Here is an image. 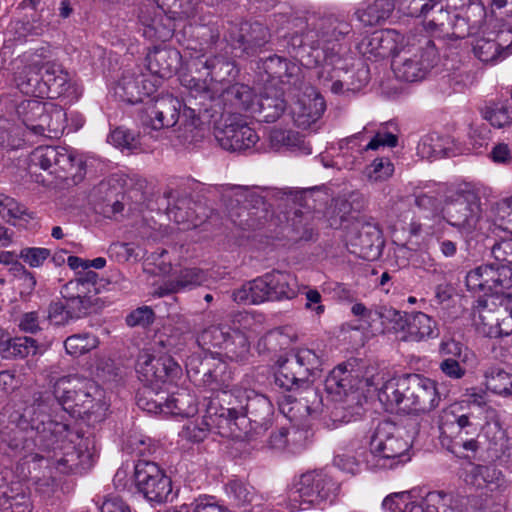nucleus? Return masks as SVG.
<instances>
[{"mask_svg":"<svg viewBox=\"0 0 512 512\" xmlns=\"http://www.w3.org/2000/svg\"><path fill=\"white\" fill-rule=\"evenodd\" d=\"M441 0H401V6L406 14L411 17L426 19L430 12L440 4Z\"/></svg>","mask_w":512,"mask_h":512,"instance_id":"680f3d73","label":"nucleus"},{"mask_svg":"<svg viewBox=\"0 0 512 512\" xmlns=\"http://www.w3.org/2000/svg\"><path fill=\"white\" fill-rule=\"evenodd\" d=\"M155 91V84L147 80L143 75L123 73L115 87V95L129 104L145 103V99H151L150 95Z\"/></svg>","mask_w":512,"mask_h":512,"instance_id":"bb28decb","label":"nucleus"},{"mask_svg":"<svg viewBox=\"0 0 512 512\" xmlns=\"http://www.w3.org/2000/svg\"><path fill=\"white\" fill-rule=\"evenodd\" d=\"M181 58L175 48L155 47L146 56L147 68L159 78H170L178 70Z\"/></svg>","mask_w":512,"mask_h":512,"instance_id":"473e14b6","label":"nucleus"},{"mask_svg":"<svg viewBox=\"0 0 512 512\" xmlns=\"http://www.w3.org/2000/svg\"><path fill=\"white\" fill-rule=\"evenodd\" d=\"M246 396H249V391H222L211 402L223 405V409L229 410L232 415L238 417L243 416L245 413Z\"/></svg>","mask_w":512,"mask_h":512,"instance_id":"3c124183","label":"nucleus"},{"mask_svg":"<svg viewBox=\"0 0 512 512\" xmlns=\"http://www.w3.org/2000/svg\"><path fill=\"white\" fill-rule=\"evenodd\" d=\"M272 198L274 205L280 212L284 213L287 221H291V226L295 230L294 240H311L313 230L306 226L302 227V231L298 228L301 223V208L307 206V192L304 190H276Z\"/></svg>","mask_w":512,"mask_h":512,"instance_id":"4be33fe9","label":"nucleus"},{"mask_svg":"<svg viewBox=\"0 0 512 512\" xmlns=\"http://www.w3.org/2000/svg\"><path fill=\"white\" fill-rule=\"evenodd\" d=\"M346 238L351 253L365 260L377 259L384 247L382 231L375 222L357 221L347 232Z\"/></svg>","mask_w":512,"mask_h":512,"instance_id":"412c9836","label":"nucleus"},{"mask_svg":"<svg viewBox=\"0 0 512 512\" xmlns=\"http://www.w3.org/2000/svg\"><path fill=\"white\" fill-rule=\"evenodd\" d=\"M84 171V163L81 159L76 158L65 148L59 147L57 162L55 169L51 173L56 174L59 178L71 179L77 182L82 179Z\"/></svg>","mask_w":512,"mask_h":512,"instance_id":"58836bf2","label":"nucleus"},{"mask_svg":"<svg viewBox=\"0 0 512 512\" xmlns=\"http://www.w3.org/2000/svg\"><path fill=\"white\" fill-rule=\"evenodd\" d=\"M225 491L233 505L249 507V512L261 511V507L267 501L253 486L239 479L229 481L225 485Z\"/></svg>","mask_w":512,"mask_h":512,"instance_id":"7c9ffc66","label":"nucleus"},{"mask_svg":"<svg viewBox=\"0 0 512 512\" xmlns=\"http://www.w3.org/2000/svg\"><path fill=\"white\" fill-rule=\"evenodd\" d=\"M55 393L60 408L71 417L94 422L105 419L108 405L103 400V391L94 382L64 376L55 381Z\"/></svg>","mask_w":512,"mask_h":512,"instance_id":"7ed1b4c3","label":"nucleus"},{"mask_svg":"<svg viewBox=\"0 0 512 512\" xmlns=\"http://www.w3.org/2000/svg\"><path fill=\"white\" fill-rule=\"evenodd\" d=\"M270 142L275 148L286 147L301 155H309L312 152L310 143L298 132L292 130H273L270 134Z\"/></svg>","mask_w":512,"mask_h":512,"instance_id":"37998d69","label":"nucleus"},{"mask_svg":"<svg viewBox=\"0 0 512 512\" xmlns=\"http://www.w3.org/2000/svg\"><path fill=\"white\" fill-rule=\"evenodd\" d=\"M473 319L479 333L489 338L512 334V293L478 298Z\"/></svg>","mask_w":512,"mask_h":512,"instance_id":"9d476101","label":"nucleus"},{"mask_svg":"<svg viewBox=\"0 0 512 512\" xmlns=\"http://www.w3.org/2000/svg\"><path fill=\"white\" fill-rule=\"evenodd\" d=\"M96 338L88 333L69 336L64 341L65 350L72 356H80L96 347Z\"/></svg>","mask_w":512,"mask_h":512,"instance_id":"4d7b16f0","label":"nucleus"},{"mask_svg":"<svg viewBox=\"0 0 512 512\" xmlns=\"http://www.w3.org/2000/svg\"><path fill=\"white\" fill-rule=\"evenodd\" d=\"M288 59L278 56L276 54L271 55L267 58H261L257 61V69L260 72H264L267 74L270 79H278L280 78L283 72V68Z\"/></svg>","mask_w":512,"mask_h":512,"instance_id":"0e129e2a","label":"nucleus"},{"mask_svg":"<svg viewBox=\"0 0 512 512\" xmlns=\"http://www.w3.org/2000/svg\"><path fill=\"white\" fill-rule=\"evenodd\" d=\"M370 452L375 467L393 469L410 460V443L399 434L391 421L379 422L370 438Z\"/></svg>","mask_w":512,"mask_h":512,"instance_id":"f8f14e48","label":"nucleus"},{"mask_svg":"<svg viewBox=\"0 0 512 512\" xmlns=\"http://www.w3.org/2000/svg\"><path fill=\"white\" fill-rule=\"evenodd\" d=\"M178 15L158 10L155 7L142 10L139 19L143 25V35L151 40L166 42L170 40L176 29L175 20Z\"/></svg>","mask_w":512,"mask_h":512,"instance_id":"b1692460","label":"nucleus"},{"mask_svg":"<svg viewBox=\"0 0 512 512\" xmlns=\"http://www.w3.org/2000/svg\"><path fill=\"white\" fill-rule=\"evenodd\" d=\"M134 480L137 490L150 502L164 503L174 497L171 479L155 462L139 460Z\"/></svg>","mask_w":512,"mask_h":512,"instance_id":"dca6fc26","label":"nucleus"},{"mask_svg":"<svg viewBox=\"0 0 512 512\" xmlns=\"http://www.w3.org/2000/svg\"><path fill=\"white\" fill-rule=\"evenodd\" d=\"M54 465L63 474L82 473L91 467L92 455L69 444L61 456L55 457Z\"/></svg>","mask_w":512,"mask_h":512,"instance_id":"f704fd0d","label":"nucleus"},{"mask_svg":"<svg viewBox=\"0 0 512 512\" xmlns=\"http://www.w3.org/2000/svg\"><path fill=\"white\" fill-rule=\"evenodd\" d=\"M164 400L166 414L188 417L196 412L195 397L187 389H177Z\"/></svg>","mask_w":512,"mask_h":512,"instance_id":"a19ab883","label":"nucleus"},{"mask_svg":"<svg viewBox=\"0 0 512 512\" xmlns=\"http://www.w3.org/2000/svg\"><path fill=\"white\" fill-rule=\"evenodd\" d=\"M60 408L59 398L56 397L55 383L53 384L52 391L50 390H35L31 393L27 400L26 411L34 415H41L45 417H52L54 413ZM68 425L64 423L54 422L48 420V427L44 431H67Z\"/></svg>","mask_w":512,"mask_h":512,"instance_id":"a878e982","label":"nucleus"},{"mask_svg":"<svg viewBox=\"0 0 512 512\" xmlns=\"http://www.w3.org/2000/svg\"><path fill=\"white\" fill-rule=\"evenodd\" d=\"M29 112L26 113L23 123L32 132L38 135H44L46 131L57 133L60 130V125L53 123L63 122L65 120V113L62 110L55 109L51 113H45V105L39 101H29L27 103Z\"/></svg>","mask_w":512,"mask_h":512,"instance_id":"cd10ccee","label":"nucleus"},{"mask_svg":"<svg viewBox=\"0 0 512 512\" xmlns=\"http://www.w3.org/2000/svg\"><path fill=\"white\" fill-rule=\"evenodd\" d=\"M275 384L293 392L311 384L322 371L321 358L310 349H297L280 356L276 361Z\"/></svg>","mask_w":512,"mask_h":512,"instance_id":"0eeeda50","label":"nucleus"},{"mask_svg":"<svg viewBox=\"0 0 512 512\" xmlns=\"http://www.w3.org/2000/svg\"><path fill=\"white\" fill-rule=\"evenodd\" d=\"M231 333L230 329L223 326H210L204 329L197 337V342L204 350L219 348L224 350L227 338Z\"/></svg>","mask_w":512,"mask_h":512,"instance_id":"603ef678","label":"nucleus"},{"mask_svg":"<svg viewBox=\"0 0 512 512\" xmlns=\"http://www.w3.org/2000/svg\"><path fill=\"white\" fill-rule=\"evenodd\" d=\"M193 65L199 70V67H203L207 70L206 77H210L214 81H223L227 76H230L234 71L233 62L229 61L224 56H213L203 59H196L193 61Z\"/></svg>","mask_w":512,"mask_h":512,"instance_id":"a18cd8bd","label":"nucleus"},{"mask_svg":"<svg viewBox=\"0 0 512 512\" xmlns=\"http://www.w3.org/2000/svg\"><path fill=\"white\" fill-rule=\"evenodd\" d=\"M293 30L277 39V50L287 53L306 67H318L331 47L321 46L315 24L305 18L291 22Z\"/></svg>","mask_w":512,"mask_h":512,"instance_id":"423d86ee","label":"nucleus"},{"mask_svg":"<svg viewBox=\"0 0 512 512\" xmlns=\"http://www.w3.org/2000/svg\"><path fill=\"white\" fill-rule=\"evenodd\" d=\"M59 147L40 146L32 154V161L43 170H54L57 162Z\"/></svg>","mask_w":512,"mask_h":512,"instance_id":"69168bd1","label":"nucleus"},{"mask_svg":"<svg viewBox=\"0 0 512 512\" xmlns=\"http://www.w3.org/2000/svg\"><path fill=\"white\" fill-rule=\"evenodd\" d=\"M246 422L245 417H236L229 410L223 409V405L210 401L206 410L204 424L210 426L211 429H217L218 434L221 436L239 437L241 433L246 435L248 432Z\"/></svg>","mask_w":512,"mask_h":512,"instance_id":"393cba45","label":"nucleus"},{"mask_svg":"<svg viewBox=\"0 0 512 512\" xmlns=\"http://www.w3.org/2000/svg\"><path fill=\"white\" fill-rule=\"evenodd\" d=\"M509 46L504 47L495 40L481 38L478 39L473 47L475 56L484 63H494Z\"/></svg>","mask_w":512,"mask_h":512,"instance_id":"864d4df0","label":"nucleus"},{"mask_svg":"<svg viewBox=\"0 0 512 512\" xmlns=\"http://www.w3.org/2000/svg\"><path fill=\"white\" fill-rule=\"evenodd\" d=\"M361 46L364 53H369L377 58H385L391 55L396 49V44L389 32L375 31L363 39Z\"/></svg>","mask_w":512,"mask_h":512,"instance_id":"c03bdc74","label":"nucleus"},{"mask_svg":"<svg viewBox=\"0 0 512 512\" xmlns=\"http://www.w3.org/2000/svg\"><path fill=\"white\" fill-rule=\"evenodd\" d=\"M436 329V322L430 316L422 312L409 314L408 334H404L402 341L419 342L423 339L433 337Z\"/></svg>","mask_w":512,"mask_h":512,"instance_id":"ea45409f","label":"nucleus"},{"mask_svg":"<svg viewBox=\"0 0 512 512\" xmlns=\"http://www.w3.org/2000/svg\"><path fill=\"white\" fill-rule=\"evenodd\" d=\"M216 371H209L202 379L199 385L209 387L211 390H218L227 385L229 374L227 373V365L219 358V365Z\"/></svg>","mask_w":512,"mask_h":512,"instance_id":"774afa93","label":"nucleus"},{"mask_svg":"<svg viewBox=\"0 0 512 512\" xmlns=\"http://www.w3.org/2000/svg\"><path fill=\"white\" fill-rule=\"evenodd\" d=\"M186 104L187 98L183 104L181 100L170 94L148 99L138 113L139 120L144 128H150L151 130L171 128L179 123L178 137L185 144L196 145L198 142H190L184 139L186 130H189L183 116Z\"/></svg>","mask_w":512,"mask_h":512,"instance_id":"ddd939ff","label":"nucleus"},{"mask_svg":"<svg viewBox=\"0 0 512 512\" xmlns=\"http://www.w3.org/2000/svg\"><path fill=\"white\" fill-rule=\"evenodd\" d=\"M160 7L169 13L178 15L179 19L194 18L199 10L200 0H159Z\"/></svg>","mask_w":512,"mask_h":512,"instance_id":"6e6d98bb","label":"nucleus"},{"mask_svg":"<svg viewBox=\"0 0 512 512\" xmlns=\"http://www.w3.org/2000/svg\"><path fill=\"white\" fill-rule=\"evenodd\" d=\"M283 72L279 78V81L287 85L289 89L294 91L306 92L310 89L309 83L305 79V74L301 66L295 62L287 60Z\"/></svg>","mask_w":512,"mask_h":512,"instance_id":"8fccbe9b","label":"nucleus"},{"mask_svg":"<svg viewBox=\"0 0 512 512\" xmlns=\"http://www.w3.org/2000/svg\"><path fill=\"white\" fill-rule=\"evenodd\" d=\"M378 399L386 411L416 415L431 412L441 400L436 382L420 374L386 381L378 390Z\"/></svg>","mask_w":512,"mask_h":512,"instance_id":"f03ea898","label":"nucleus"},{"mask_svg":"<svg viewBox=\"0 0 512 512\" xmlns=\"http://www.w3.org/2000/svg\"><path fill=\"white\" fill-rule=\"evenodd\" d=\"M216 120L214 136L219 145L231 152H242L251 149L259 137L254 129L240 115H226Z\"/></svg>","mask_w":512,"mask_h":512,"instance_id":"2eb2a0df","label":"nucleus"},{"mask_svg":"<svg viewBox=\"0 0 512 512\" xmlns=\"http://www.w3.org/2000/svg\"><path fill=\"white\" fill-rule=\"evenodd\" d=\"M320 38L321 46L332 47L335 44H342L341 40L348 35L352 28L351 25L336 17H327L314 23Z\"/></svg>","mask_w":512,"mask_h":512,"instance_id":"e433bc0d","label":"nucleus"},{"mask_svg":"<svg viewBox=\"0 0 512 512\" xmlns=\"http://www.w3.org/2000/svg\"><path fill=\"white\" fill-rule=\"evenodd\" d=\"M394 165L387 157H380L366 168L365 173L370 181H385L393 175Z\"/></svg>","mask_w":512,"mask_h":512,"instance_id":"bf43d9fd","label":"nucleus"},{"mask_svg":"<svg viewBox=\"0 0 512 512\" xmlns=\"http://www.w3.org/2000/svg\"><path fill=\"white\" fill-rule=\"evenodd\" d=\"M437 50L429 38H422L417 43L408 44L393 53L392 70L395 76L403 81L416 82L424 79L435 66Z\"/></svg>","mask_w":512,"mask_h":512,"instance_id":"9b49d317","label":"nucleus"},{"mask_svg":"<svg viewBox=\"0 0 512 512\" xmlns=\"http://www.w3.org/2000/svg\"><path fill=\"white\" fill-rule=\"evenodd\" d=\"M327 53L328 55L318 66V79L323 87L328 88L334 94L343 93L348 69L353 68V57L348 56L346 46L339 43L333 45L331 51Z\"/></svg>","mask_w":512,"mask_h":512,"instance_id":"aec40b11","label":"nucleus"},{"mask_svg":"<svg viewBox=\"0 0 512 512\" xmlns=\"http://www.w3.org/2000/svg\"><path fill=\"white\" fill-rule=\"evenodd\" d=\"M394 0H372L358 8L355 16L364 26L382 25L394 11Z\"/></svg>","mask_w":512,"mask_h":512,"instance_id":"4c0bfd02","label":"nucleus"},{"mask_svg":"<svg viewBox=\"0 0 512 512\" xmlns=\"http://www.w3.org/2000/svg\"><path fill=\"white\" fill-rule=\"evenodd\" d=\"M286 109L283 92L272 86H267L260 93L253 107V115L258 121L273 123L277 121Z\"/></svg>","mask_w":512,"mask_h":512,"instance_id":"c756f323","label":"nucleus"},{"mask_svg":"<svg viewBox=\"0 0 512 512\" xmlns=\"http://www.w3.org/2000/svg\"><path fill=\"white\" fill-rule=\"evenodd\" d=\"M486 387L499 395L512 394V375L500 367L485 371Z\"/></svg>","mask_w":512,"mask_h":512,"instance_id":"09e8293b","label":"nucleus"},{"mask_svg":"<svg viewBox=\"0 0 512 512\" xmlns=\"http://www.w3.org/2000/svg\"><path fill=\"white\" fill-rule=\"evenodd\" d=\"M271 38L270 29L258 21L235 24L231 26L226 36L231 46L247 57L263 52L271 42Z\"/></svg>","mask_w":512,"mask_h":512,"instance_id":"6ab92c4d","label":"nucleus"},{"mask_svg":"<svg viewBox=\"0 0 512 512\" xmlns=\"http://www.w3.org/2000/svg\"><path fill=\"white\" fill-rule=\"evenodd\" d=\"M0 511L2 512H31L29 496L13 488L0 489Z\"/></svg>","mask_w":512,"mask_h":512,"instance_id":"de8ad7c7","label":"nucleus"},{"mask_svg":"<svg viewBox=\"0 0 512 512\" xmlns=\"http://www.w3.org/2000/svg\"><path fill=\"white\" fill-rule=\"evenodd\" d=\"M223 351L226 358L239 364L248 363L252 356L247 336L238 329L231 330Z\"/></svg>","mask_w":512,"mask_h":512,"instance_id":"79ce46f5","label":"nucleus"},{"mask_svg":"<svg viewBox=\"0 0 512 512\" xmlns=\"http://www.w3.org/2000/svg\"><path fill=\"white\" fill-rule=\"evenodd\" d=\"M245 413L242 417L246 419V429L248 435H259L266 431L271 425L274 408L270 400L262 395L249 391L246 396Z\"/></svg>","mask_w":512,"mask_h":512,"instance_id":"5701e85b","label":"nucleus"},{"mask_svg":"<svg viewBox=\"0 0 512 512\" xmlns=\"http://www.w3.org/2000/svg\"><path fill=\"white\" fill-rule=\"evenodd\" d=\"M442 214L451 226L471 232L481 216L479 197L473 191H457L445 200Z\"/></svg>","mask_w":512,"mask_h":512,"instance_id":"f3484780","label":"nucleus"},{"mask_svg":"<svg viewBox=\"0 0 512 512\" xmlns=\"http://www.w3.org/2000/svg\"><path fill=\"white\" fill-rule=\"evenodd\" d=\"M224 212L230 221L242 230L263 227L272 216L271 204L257 192L236 189L223 195Z\"/></svg>","mask_w":512,"mask_h":512,"instance_id":"1a4fd4ad","label":"nucleus"},{"mask_svg":"<svg viewBox=\"0 0 512 512\" xmlns=\"http://www.w3.org/2000/svg\"><path fill=\"white\" fill-rule=\"evenodd\" d=\"M219 365V358L213 354L199 355L194 354L188 357L186 361V371L188 376L197 384H200L202 379L209 371H216Z\"/></svg>","mask_w":512,"mask_h":512,"instance_id":"49530a36","label":"nucleus"},{"mask_svg":"<svg viewBox=\"0 0 512 512\" xmlns=\"http://www.w3.org/2000/svg\"><path fill=\"white\" fill-rule=\"evenodd\" d=\"M297 295V282L290 273L273 270L244 283L233 292V299L242 304L292 299Z\"/></svg>","mask_w":512,"mask_h":512,"instance_id":"6e6552de","label":"nucleus"},{"mask_svg":"<svg viewBox=\"0 0 512 512\" xmlns=\"http://www.w3.org/2000/svg\"><path fill=\"white\" fill-rule=\"evenodd\" d=\"M136 371L139 380L147 385L137 393V406L148 413H165L164 398L154 399L153 395L160 384L172 382L181 375L180 365L171 356L144 353L138 358Z\"/></svg>","mask_w":512,"mask_h":512,"instance_id":"20e7f679","label":"nucleus"},{"mask_svg":"<svg viewBox=\"0 0 512 512\" xmlns=\"http://www.w3.org/2000/svg\"><path fill=\"white\" fill-rule=\"evenodd\" d=\"M325 109V100L319 94H315L313 98L309 95L307 98L299 99L293 109L294 123L303 130L312 128L317 124Z\"/></svg>","mask_w":512,"mask_h":512,"instance_id":"72a5a7b5","label":"nucleus"},{"mask_svg":"<svg viewBox=\"0 0 512 512\" xmlns=\"http://www.w3.org/2000/svg\"><path fill=\"white\" fill-rule=\"evenodd\" d=\"M369 81V70L358 62L357 65L353 62V68L348 69L347 79L344 80L345 91L356 92L365 86Z\"/></svg>","mask_w":512,"mask_h":512,"instance_id":"052dcab7","label":"nucleus"},{"mask_svg":"<svg viewBox=\"0 0 512 512\" xmlns=\"http://www.w3.org/2000/svg\"><path fill=\"white\" fill-rule=\"evenodd\" d=\"M0 356L2 360L25 358L37 353V341L32 337L11 338L0 330Z\"/></svg>","mask_w":512,"mask_h":512,"instance_id":"c9c22d12","label":"nucleus"},{"mask_svg":"<svg viewBox=\"0 0 512 512\" xmlns=\"http://www.w3.org/2000/svg\"><path fill=\"white\" fill-rule=\"evenodd\" d=\"M338 489V484L327 474L310 471L301 475L291 498L294 502H299L300 509L306 510L326 501L333 502Z\"/></svg>","mask_w":512,"mask_h":512,"instance_id":"4468645a","label":"nucleus"},{"mask_svg":"<svg viewBox=\"0 0 512 512\" xmlns=\"http://www.w3.org/2000/svg\"><path fill=\"white\" fill-rule=\"evenodd\" d=\"M110 142L117 147L127 149L129 151L136 150L140 146L139 135L122 127L116 128L110 134Z\"/></svg>","mask_w":512,"mask_h":512,"instance_id":"e2e57ef3","label":"nucleus"},{"mask_svg":"<svg viewBox=\"0 0 512 512\" xmlns=\"http://www.w3.org/2000/svg\"><path fill=\"white\" fill-rule=\"evenodd\" d=\"M60 293L74 312L86 316L90 309L97 304L99 288L91 289L75 278L64 284Z\"/></svg>","mask_w":512,"mask_h":512,"instance_id":"c85d7f7f","label":"nucleus"},{"mask_svg":"<svg viewBox=\"0 0 512 512\" xmlns=\"http://www.w3.org/2000/svg\"><path fill=\"white\" fill-rule=\"evenodd\" d=\"M293 392L295 394L288 396V400L290 402H299L300 404H303L309 414L319 410L322 404V398L316 388L308 384L306 387H302L301 389Z\"/></svg>","mask_w":512,"mask_h":512,"instance_id":"5fc2aeb1","label":"nucleus"},{"mask_svg":"<svg viewBox=\"0 0 512 512\" xmlns=\"http://www.w3.org/2000/svg\"><path fill=\"white\" fill-rule=\"evenodd\" d=\"M495 225L512 234V197L497 203L495 208Z\"/></svg>","mask_w":512,"mask_h":512,"instance_id":"338daca9","label":"nucleus"},{"mask_svg":"<svg viewBox=\"0 0 512 512\" xmlns=\"http://www.w3.org/2000/svg\"><path fill=\"white\" fill-rule=\"evenodd\" d=\"M324 385L327 393L336 402L331 411V420L334 423L356 421L364 414L367 398L356 388V379L346 366L339 365L334 368L326 377Z\"/></svg>","mask_w":512,"mask_h":512,"instance_id":"39448f33","label":"nucleus"},{"mask_svg":"<svg viewBox=\"0 0 512 512\" xmlns=\"http://www.w3.org/2000/svg\"><path fill=\"white\" fill-rule=\"evenodd\" d=\"M83 317L79 312H74L70 307L68 301L52 302L48 308V319L54 325H64L70 320L80 319Z\"/></svg>","mask_w":512,"mask_h":512,"instance_id":"13d9d810","label":"nucleus"},{"mask_svg":"<svg viewBox=\"0 0 512 512\" xmlns=\"http://www.w3.org/2000/svg\"><path fill=\"white\" fill-rule=\"evenodd\" d=\"M187 82L189 94L183 116L189 130L184 134L185 140L201 142L207 132L206 125L225 117V112L227 115L253 113L256 95L248 85L235 83L216 95L206 81L191 78Z\"/></svg>","mask_w":512,"mask_h":512,"instance_id":"f257e3e1","label":"nucleus"},{"mask_svg":"<svg viewBox=\"0 0 512 512\" xmlns=\"http://www.w3.org/2000/svg\"><path fill=\"white\" fill-rule=\"evenodd\" d=\"M58 0H23V7H30L34 12L30 20L23 24L27 34L40 36L51 23Z\"/></svg>","mask_w":512,"mask_h":512,"instance_id":"2f4dec72","label":"nucleus"},{"mask_svg":"<svg viewBox=\"0 0 512 512\" xmlns=\"http://www.w3.org/2000/svg\"><path fill=\"white\" fill-rule=\"evenodd\" d=\"M465 283L469 291L483 293L482 298L501 294L512 286V269L505 264H482L467 273Z\"/></svg>","mask_w":512,"mask_h":512,"instance_id":"a211bd4d","label":"nucleus"}]
</instances>
